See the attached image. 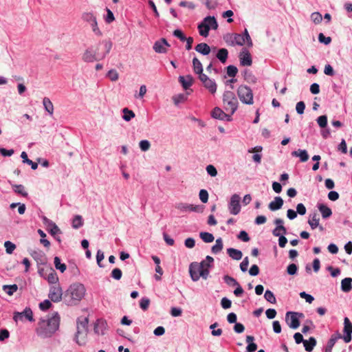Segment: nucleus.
<instances>
[{"instance_id":"nucleus-1","label":"nucleus","mask_w":352,"mask_h":352,"mask_svg":"<svg viewBox=\"0 0 352 352\" xmlns=\"http://www.w3.org/2000/svg\"><path fill=\"white\" fill-rule=\"evenodd\" d=\"M112 47L110 41H104L101 44L91 46L85 50L82 55V60L85 63H94L104 59L109 53Z\"/></svg>"},{"instance_id":"nucleus-2","label":"nucleus","mask_w":352,"mask_h":352,"mask_svg":"<svg viewBox=\"0 0 352 352\" xmlns=\"http://www.w3.org/2000/svg\"><path fill=\"white\" fill-rule=\"evenodd\" d=\"M59 324L60 316L58 313H54L52 316L40 320L36 332L42 338H50L58 330Z\"/></svg>"},{"instance_id":"nucleus-3","label":"nucleus","mask_w":352,"mask_h":352,"mask_svg":"<svg viewBox=\"0 0 352 352\" xmlns=\"http://www.w3.org/2000/svg\"><path fill=\"white\" fill-rule=\"evenodd\" d=\"M85 292V288L82 284L74 283L65 292L63 300L67 305H75L82 300Z\"/></svg>"},{"instance_id":"nucleus-4","label":"nucleus","mask_w":352,"mask_h":352,"mask_svg":"<svg viewBox=\"0 0 352 352\" xmlns=\"http://www.w3.org/2000/svg\"><path fill=\"white\" fill-rule=\"evenodd\" d=\"M204 262H192L189 266L190 276L193 281H197L200 277L207 279L210 271L205 267Z\"/></svg>"},{"instance_id":"nucleus-5","label":"nucleus","mask_w":352,"mask_h":352,"mask_svg":"<svg viewBox=\"0 0 352 352\" xmlns=\"http://www.w3.org/2000/svg\"><path fill=\"white\" fill-rule=\"evenodd\" d=\"M88 318H83L77 321V332L76 333V340L79 345H83L86 342L87 334Z\"/></svg>"},{"instance_id":"nucleus-6","label":"nucleus","mask_w":352,"mask_h":352,"mask_svg":"<svg viewBox=\"0 0 352 352\" xmlns=\"http://www.w3.org/2000/svg\"><path fill=\"white\" fill-rule=\"evenodd\" d=\"M223 102L226 111H229L232 115L238 107V100L234 94L230 91H226L223 95Z\"/></svg>"},{"instance_id":"nucleus-7","label":"nucleus","mask_w":352,"mask_h":352,"mask_svg":"<svg viewBox=\"0 0 352 352\" xmlns=\"http://www.w3.org/2000/svg\"><path fill=\"white\" fill-rule=\"evenodd\" d=\"M237 96L241 102L251 105L254 103L252 90L247 85H241L237 89Z\"/></svg>"},{"instance_id":"nucleus-8","label":"nucleus","mask_w":352,"mask_h":352,"mask_svg":"<svg viewBox=\"0 0 352 352\" xmlns=\"http://www.w3.org/2000/svg\"><path fill=\"white\" fill-rule=\"evenodd\" d=\"M303 316L302 313L288 311L286 313L285 322L291 329H296L300 326L299 318Z\"/></svg>"},{"instance_id":"nucleus-9","label":"nucleus","mask_w":352,"mask_h":352,"mask_svg":"<svg viewBox=\"0 0 352 352\" xmlns=\"http://www.w3.org/2000/svg\"><path fill=\"white\" fill-rule=\"evenodd\" d=\"M63 296L62 288L58 284L50 287L48 297L52 302H60L63 298Z\"/></svg>"},{"instance_id":"nucleus-10","label":"nucleus","mask_w":352,"mask_h":352,"mask_svg":"<svg viewBox=\"0 0 352 352\" xmlns=\"http://www.w3.org/2000/svg\"><path fill=\"white\" fill-rule=\"evenodd\" d=\"M240 200L241 197L239 195L234 194L232 195L230 203L228 204V209L232 214L236 215L240 212Z\"/></svg>"},{"instance_id":"nucleus-11","label":"nucleus","mask_w":352,"mask_h":352,"mask_svg":"<svg viewBox=\"0 0 352 352\" xmlns=\"http://www.w3.org/2000/svg\"><path fill=\"white\" fill-rule=\"evenodd\" d=\"M23 318L27 319L28 320L32 322L34 321L33 318V313L30 308L26 307L23 311L22 312H16L14 313L13 319L14 321L17 322L19 320H23Z\"/></svg>"},{"instance_id":"nucleus-12","label":"nucleus","mask_w":352,"mask_h":352,"mask_svg":"<svg viewBox=\"0 0 352 352\" xmlns=\"http://www.w3.org/2000/svg\"><path fill=\"white\" fill-rule=\"evenodd\" d=\"M344 336L342 337L346 343H349L351 341L352 334V323L350 322L348 318H345L344 320Z\"/></svg>"},{"instance_id":"nucleus-13","label":"nucleus","mask_w":352,"mask_h":352,"mask_svg":"<svg viewBox=\"0 0 352 352\" xmlns=\"http://www.w3.org/2000/svg\"><path fill=\"white\" fill-rule=\"evenodd\" d=\"M212 117L215 119H219L221 120H231V116L227 113H226L222 109L219 107H215L212 111L211 113Z\"/></svg>"},{"instance_id":"nucleus-14","label":"nucleus","mask_w":352,"mask_h":352,"mask_svg":"<svg viewBox=\"0 0 352 352\" xmlns=\"http://www.w3.org/2000/svg\"><path fill=\"white\" fill-rule=\"evenodd\" d=\"M240 63L243 66H250L252 63L250 53L247 50H243L239 55Z\"/></svg>"},{"instance_id":"nucleus-15","label":"nucleus","mask_w":352,"mask_h":352,"mask_svg":"<svg viewBox=\"0 0 352 352\" xmlns=\"http://www.w3.org/2000/svg\"><path fill=\"white\" fill-rule=\"evenodd\" d=\"M169 46L170 45L165 38H161L160 41H157L154 43L153 50L157 53H166V47Z\"/></svg>"},{"instance_id":"nucleus-16","label":"nucleus","mask_w":352,"mask_h":352,"mask_svg":"<svg viewBox=\"0 0 352 352\" xmlns=\"http://www.w3.org/2000/svg\"><path fill=\"white\" fill-rule=\"evenodd\" d=\"M175 208L182 212L194 211L199 212L200 208L199 206H193L184 203H179L175 206Z\"/></svg>"},{"instance_id":"nucleus-17","label":"nucleus","mask_w":352,"mask_h":352,"mask_svg":"<svg viewBox=\"0 0 352 352\" xmlns=\"http://www.w3.org/2000/svg\"><path fill=\"white\" fill-rule=\"evenodd\" d=\"M179 82L182 84L183 88L186 90L188 89L194 82V78L191 75L185 76H179Z\"/></svg>"},{"instance_id":"nucleus-18","label":"nucleus","mask_w":352,"mask_h":352,"mask_svg":"<svg viewBox=\"0 0 352 352\" xmlns=\"http://www.w3.org/2000/svg\"><path fill=\"white\" fill-rule=\"evenodd\" d=\"M43 222L47 224V226L50 227V232L52 236H55L56 234L61 233L60 230L56 223L48 219L47 217L43 218Z\"/></svg>"},{"instance_id":"nucleus-19","label":"nucleus","mask_w":352,"mask_h":352,"mask_svg":"<svg viewBox=\"0 0 352 352\" xmlns=\"http://www.w3.org/2000/svg\"><path fill=\"white\" fill-rule=\"evenodd\" d=\"M320 217L319 214L314 212V213L309 214L308 223L311 228L312 230L316 229L319 226Z\"/></svg>"},{"instance_id":"nucleus-20","label":"nucleus","mask_w":352,"mask_h":352,"mask_svg":"<svg viewBox=\"0 0 352 352\" xmlns=\"http://www.w3.org/2000/svg\"><path fill=\"white\" fill-rule=\"evenodd\" d=\"M283 205V200L280 197H276L274 200L269 204L268 208L272 211H275L281 208Z\"/></svg>"},{"instance_id":"nucleus-21","label":"nucleus","mask_w":352,"mask_h":352,"mask_svg":"<svg viewBox=\"0 0 352 352\" xmlns=\"http://www.w3.org/2000/svg\"><path fill=\"white\" fill-rule=\"evenodd\" d=\"M203 85L210 94H214L216 93L217 85L214 80L209 78L207 81L203 83Z\"/></svg>"},{"instance_id":"nucleus-22","label":"nucleus","mask_w":352,"mask_h":352,"mask_svg":"<svg viewBox=\"0 0 352 352\" xmlns=\"http://www.w3.org/2000/svg\"><path fill=\"white\" fill-rule=\"evenodd\" d=\"M292 155L294 157H299L300 162H305L309 160V155L306 150L298 149L292 153Z\"/></svg>"},{"instance_id":"nucleus-23","label":"nucleus","mask_w":352,"mask_h":352,"mask_svg":"<svg viewBox=\"0 0 352 352\" xmlns=\"http://www.w3.org/2000/svg\"><path fill=\"white\" fill-rule=\"evenodd\" d=\"M340 338H342V336L340 333L332 335L331 338L328 341L325 352H331L334 344H336V341Z\"/></svg>"},{"instance_id":"nucleus-24","label":"nucleus","mask_w":352,"mask_h":352,"mask_svg":"<svg viewBox=\"0 0 352 352\" xmlns=\"http://www.w3.org/2000/svg\"><path fill=\"white\" fill-rule=\"evenodd\" d=\"M227 253L230 257L234 260L239 261L242 258L243 254L241 251L230 248L227 250Z\"/></svg>"},{"instance_id":"nucleus-25","label":"nucleus","mask_w":352,"mask_h":352,"mask_svg":"<svg viewBox=\"0 0 352 352\" xmlns=\"http://www.w3.org/2000/svg\"><path fill=\"white\" fill-rule=\"evenodd\" d=\"M195 49L197 52L203 55L209 54L211 50L210 46L205 43H201L198 44Z\"/></svg>"},{"instance_id":"nucleus-26","label":"nucleus","mask_w":352,"mask_h":352,"mask_svg":"<svg viewBox=\"0 0 352 352\" xmlns=\"http://www.w3.org/2000/svg\"><path fill=\"white\" fill-rule=\"evenodd\" d=\"M245 340L246 342L248 343V345L246 347L247 352H254L257 349V344L253 342L254 337L252 336H247Z\"/></svg>"},{"instance_id":"nucleus-27","label":"nucleus","mask_w":352,"mask_h":352,"mask_svg":"<svg viewBox=\"0 0 352 352\" xmlns=\"http://www.w3.org/2000/svg\"><path fill=\"white\" fill-rule=\"evenodd\" d=\"M352 278H345L341 281V289L344 292H349L352 289Z\"/></svg>"},{"instance_id":"nucleus-28","label":"nucleus","mask_w":352,"mask_h":352,"mask_svg":"<svg viewBox=\"0 0 352 352\" xmlns=\"http://www.w3.org/2000/svg\"><path fill=\"white\" fill-rule=\"evenodd\" d=\"M318 210L321 212L322 217L324 219H327L330 217L332 214V211L331 208L324 204H319Z\"/></svg>"},{"instance_id":"nucleus-29","label":"nucleus","mask_w":352,"mask_h":352,"mask_svg":"<svg viewBox=\"0 0 352 352\" xmlns=\"http://www.w3.org/2000/svg\"><path fill=\"white\" fill-rule=\"evenodd\" d=\"M243 77L245 80L248 83L254 84L256 82L257 79L252 72L248 69H245L243 72Z\"/></svg>"},{"instance_id":"nucleus-30","label":"nucleus","mask_w":352,"mask_h":352,"mask_svg":"<svg viewBox=\"0 0 352 352\" xmlns=\"http://www.w3.org/2000/svg\"><path fill=\"white\" fill-rule=\"evenodd\" d=\"M228 56V51L226 48L219 50L216 56L222 63H225L227 60Z\"/></svg>"},{"instance_id":"nucleus-31","label":"nucleus","mask_w":352,"mask_h":352,"mask_svg":"<svg viewBox=\"0 0 352 352\" xmlns=\"http://www.w3.org/2000/svg\"><path fill=\"white\" fill-rule=\"evenodd\" d=\"M303 344L305 350L308 352H311L316 344V340L314 337H311L309 340L303 341Z\"/></svg>"},{"instance_id":"nucleus-32","label":"nucleus","mask_w":352,"mask_h":352,"mask_svg":"<svg viewBox=\"0 0 352 352\" xmlns=\"http://www.w3.org/2000/svg\"><path fill=\"white\" fill-rule=\"evenodd\" d=\"M232 40V45H243L245 44L244 36L239 34H234L230 36Z\"/></svg>"},{"instance_id":"nucleus-33","label":"nucleus","mask_w":352,"mask_h":352,"mask_svg":"<svg viewBox=\"0 0 352 352\" xmlns=\"http://www.w3.org/2000/svg\"><path fill=\"white\" fill-rule=\"evenodd\" d=\"M43 104L45 109L50 114L52 115L54 113V105L51 102L50 99L45 97L43 100Z\"/></svg>"},{"instance_id":"nucleus-34","label":"nucleus","mask_w":352,"mask_h":352,"mask_svg":"<svg viewBox=\"0 0 352 352\" xmlns=\"http://www.w3.org/2000/svg\"><path fill=\"white\" fill-rule=\"evenodd\" d=\"M203 21L207 24H209V30L210 28L213 30H217L218 28V24L214 16H206Z\"/></svg>"},{"instance_id":"nucleus-35","label":"nucleus","mask_w":352,"mask_h":352,"mask_svg":"<svg viewBox=\"0 0 352 352\" xmlns=\"http://www.w3.org/2000/svg\"><path fill=\"white\" fill-rule=\"evenodd\" d=\"M199 32L201 36H208L209 33V24L204 23V21L198 25Z\"/></svg>"},{"instance_id":"nucleus-36","label":"nucleus","mask_w":352,"mask_h":352,"mask_svg":"<svg viewBox=\"0 0 352 352\" xmlns=\"http://www.w3.org/2000/svg\"><path fill=\"white\" fill-rule=\"evenodd\" d=\"M192 67L193 71L196 74L198 73H201V72H203L202 64L200 62V60L196 57H195L192 59Z\"/></svg>"},{"instance_id":"nucleus-37","label":"nucleus","mask_w":352,"mask_h":352,"mask_svg":"<svg viewBox=\"0 0 352 352\" xmlns=\"http://www.w3.org/2000/svg\"><path fill=\"white\" fill-rule=\"evenodd\" d=\"M223 247V241L221 238L216 240L215 244L212 247L211 251L213 254H217L220 252Z\"/></svg>"},{"instance_id":"nucleus-38","label":"nucleus","mask_w":352,"mask_h":352,"mask_svg":"<svg viewBox=\"0 0 352 352\" xmlns=\"http://www.w3.org/2000/svg\"><path fill=\"white\" fill-rule=\"evenodd\" d=\"M13 190L16 194L21 195L23 197H27L28 192H26L25 187L21 184H14L12 186Z\"/></svg>"},{"instance_id":"nucleus-39","label":"nucleus","mask_w":352,"mask_h":352,"mask_svg":"<svg viewBox=\"0 0 352 352\" xmlns=\"http://www.w3.org/2000/svg\"><path fill=\"white\" fill-rule=\"evenodd\" d=\"M18 289V286L16 284L14 285H5L3 286V290L8 295L12 296L14 292Z\"/></svg>"},{"instance_id":"nucleus-40","label":"nucleus","mask_w":352,"mask_h":352,"mask_svg":"<svg viewBox=\"0 0 352 352\" xmlns=\"http://www.w3.org/2000/svg\"><path fill=\"white\" fill-rule=\"evenodd\" d=\"M123 112V119L125 121H130L132 118L135 117V113L133 111L129 110L128 108H124L122 110Z\"/></svg>"},{"instance_id":"nucleus-41","label":"nucleus","mask_w":352,"mask_h":352,"mask_svg":"<svg viewBox=\"0 0 352 352\" xmlns=\"http://www.w3.org/2000/svg\"><path fill=\"white\" fill-rule=\"evenodd\" d=\"M83 225V220L82 217L80 215H76L74 218L72 220V227L74 229H78L82 226Z\"/></svg>"},{"instance_id":"nucleus-42","label":"nucleus","mask_w":352,"mask_h":352,"mask_svg":"<svg viewBox=\"0 0 352 352\" xmlns=\"http://www.w3.org/2000/svg\"><path fill=\"white\" fill-rule=\"evenodd\" d=\"M200 238L205 242V243H211L214 241V236L209 232H202L199 234Z\"/></svg>"},{"instance_id":"nucleus-43","label":"nucleus","mask_w":352,"mask_h":352,"mask_svg":"<svg viewBox=\"0 0 352 352\" xmlns=\"http://www.w3.org/2000/svg\"><path fill=\"white\" fill-rule=\"evenodd\" d=\"M54 263L55 267L61 272H64L67 269L66 265L65 263H61L60 259L58 256H55Z\"/></svg>"},{"instance_id":"nucleus-44","label":"nucleus","mask_w":352,"mask_h":352,"mask_svg":"<svg viewBox=\"0 0 352 352\" xmlns=\"http://www.w3.org/2000/svg\"><path fill=\"white\" fill-rule=\"evenodd\" d=\"M187 100V95L184 94H179L175 95L173 97V100L175 105L179 104V103L184 102Z\"/></svg>"},{"instance_id":"nucleus-45","label":"nucleus","mask_w":352,"mask_h":352,"mask_svg":"<svg viewBox=\"0 0 352 352\" xmlns=\"http://www.w3.org/2000/svg\"><path fill=\"white\" fill-rule=\"evenodd\" d=\"M265 299L270 303L275 304L276 302V300L275 296L273 292L270 290H266L264 294Z\"/></svg>"},{"instance_id":"nucleus-46","label":"nucleus","mask_w":352,"mask_h":352,"mask_svg":"<svg viewBox=\"0 0 352 352\" xmlns=\"http://www.w3.org/2000/svg\"><path fill=\"white\" fill-rule=\"evenodd\" d=\"M287 233V230L284 226H276L272 231V234L275 236H279Z\"/></svg>"},{"instance_id":"nucleus-47","label":"nucleus","mask_w":352,"mask_h":352,"mask_svg":"<svg viewBox=\"0 0 352 352\" xmlns=\"http://www.w3.org/2000/svg\"><path fill=\"white\" fill-rule=\"evenodd\" d=\"M47 280L49 283H56V282L58 280V278L54 270H51V272L47 275Z\"/></svg>"},{"instance_id":"nucleus-48","label":"nucleus","mask_w":352,"mask_h":352,"mask_svg":"<svg viewBox=\"0 0 352 352\" xmlns=\"http://www.w3.org/2000/svg\"><path fill=\"white\" fill-rule=\"evenodd\" d=\"M4 247L6 248V253L9 254H12L16 249V245L9 241L4 243Z\"/></svg>"},{"instance_id":"nucleus-49","label":"nucleus","mask_w":352,"mask_h":352,"mask_svg":"<svg viewBox=\"0 0 352 352\" xmlns=\"http://www.w3.org/2000/svg\"><path fill=\"white\" fill-rule=\"evenodd\" d=\"M223 280L230 286L239 285V283L236 281V280L228 275L224 276Z\"/></svg>"},{"instance_id":"nucleus-50","label":"nucleus","mask_w":352,"mask_h":352,"mask_svg":"<svg viewBox=\"0 0 352 352\" xmlns=\"http://www.w3.org/2000/svg\"><path fill=\"white\" fill-rule=\"evenodd\" d=\"M311 19L314 23L318 24L322 21V16L320 12H316L311 14Z\"/></svg>"},{"instance_id":"nucleus-51","label":"nucleus","mask_w":352,"mask_h":352,"mask_svg":"<svg viewBox=\"0 0 352 352\" xmlns=\"http://www.w3.org/2000/svg\"><path fill=\"white\" fill-rule=\"evenodd\" d=\"M150 305V300L147 298H142L140 301V307L144 311L148 309Z\"/></svg>"},{"instance_id":"nucleus-52","label":"nucleus","mask_w":352,"mask_h":352,"mask_svg":"<svg viewBox=\"0 0 352 352\" xmlns=\"http://www.w3.org/2000/svg\"><path fill=\"white\" fill-rule=\"evenodd\" d=\"M238 72V69L234 65H229L227 67V74L230 77H234Z\"/></svg>"},{"instance_id":"nucleus-53","label":"nucleus","mask_w":352,"mask_h":352,"mask_svg":"<svg viewBox=\"0 0 352 352\" xmlns=\"http://www.w3.org/2000/svg\"><path fill=\"white\" fill-rule=\"evenodd\" d=\"M122 272L119 268H115L112 270L111 276L113 278L118 280L122 278Z\"/></svg>"},{"instance_id":"nucleus-54","label":"nucleus","mask_w":352,"mask_h":352,"mask_svg":"<svg viewBox=\"0 0 352 352\" xmlns=\"http://www.w3.org/2000/svg\"><path fill=\"white\" fill-rule=\"evenodd\" d=\"M317 122L321 128H324L327 124V116H320L317 119Z\"/></svg>"},{"instance_id":"nucleus-55","label":"nucleus","mask_w":352,"mask_h":352,"mask_svg":"<svg viewBox=\"0 0 352 352\" xmlns=\"http://www.w3.org/2000/svg\"><path fill=\"white\" fill-rule=\"evenodd\" d=\"M199 199L203 203H206L208 200V193L206 190L202 189L199 191Z\"/></svg>"},{"instance_id":"nucleus-56","label":"nucleus","mask_w":352,"mask_h":352,"mask_svg":"<svg viewBox=\"0 0 352 352\" xmlns=\"http://www.w3.org/2000/svg\"><path fill=\"white\" fill-rule=\"evenodd\" d=\"M298 267L296 264H289L287 267V272L289 275H294L297 273Z\"/></svg>"},{"instance_id":"nucleus-57","label":"nucleus","mask_w":352,"mask_h":352,"mask_svg":"<svg viewBox=\"0 0 352 352\" xmlns=\"http://www.w3.org/2000/svg\"><path fill=\"white\" fill-rule=\"evenodd\" d=\"M318 41L320 43H324L325 45H328L331 41V38L328 36L326 37L322 33H320L318 35Z\"/></svg>"},{"instance_id":"nucleus-58","label":"nucleus","mask_w":352,"mask_h":352,"mask_svg":"<svg viewBox=\"0 0 352 352\" xmlns=\"http://www.w3.org/2000/svg\"><path fill=\"white\" fill-rule=\"evenodd\" d=\"M206 171L208 175L212 177H215L217 175V170L213 165H208L206 166Z\"/></svg>"},{"instance_id":"nucleus-59","label":"nucleus","mask_w":352,"mask_h":352,"mask_svg":"<svg viewBox=\"0 0 352 352\" xmlns=\"http://www.w3.org/2000/svg\"><path fill=\"white\" fill-rule=\"evenodd\" d=\"M221 305L223 309H226L230 308L232 305V302L228 298L224 297L221 300Z\"/></svg>"},{"instance_id":"nucleus-60","label":"nucleus","mask_w":352,"mask_h":352,"mask_svg":"<svg viewBox=\"0 0 352 352\" xmlns=\"http://www.w3.org/2000/svg\"><path fill=\"white\" fill-rule=\"evenodd\" d=\"M140 147L142 151H146L150 148L151 144L148 140H142L140 142Z\"/></svg>"},{"instance_id":"nucleus-61","label":"nucleus","mask_w":352,"mask_h":352,"mask_svg":"<svg viewBox=\"0 0 352 352\" xmlns=\"http://www.w3.org/2000/svg\"><path fill=\"white\" fill-rule=\"evenodd\" d=\"M305 109V104L304 102L300 101L296 104V110L298 114H302Z\"/></svg>"},{"instance_id":"nucleus-62","label":"nucleus","mask_w":352,"mask_h":352,"mask_svg":"<svg viewBox=\"0 0 352 352\" xmlns=\"http://www.w3.org/2000/svg\"><path fill=\"white\" fill-rule=\"evenodd\" d=\"M300 296L302 298L305 299L306 302H307L309 303H311L314 301V297L311 295L308 294H307L305 292H300Z\"/></svg>"},{"instance_id":"nucleus-63","label":"nucleus","mask_w":352,"mask_h":352,"mask_svg":"<svg viewBox=\"0 0 352 352\" xmlns=\"http://www.w3.org/2000/svg\"><path fill=\"white\" fill-rule=\"evenodd\" d=\"M52 306V303L49 300H45L39 304V308L41 310H47L50 308Z\"/></svg>"},{"instance_id":"nucleus-64","label":"nucleus","mask_w":352,"mask_h":352,"mask_svg":"<svg viewBox=\"0 0 352 352\" xmlns=\"http://www.w3.org/2000/svg\"><path fill=\"white\" fill-rule=\"evenodd\" d=\"M108 77L111 81H116L118 79V73L116 70L111 69L108 72Z\"/></svg>"}]
</instances>
